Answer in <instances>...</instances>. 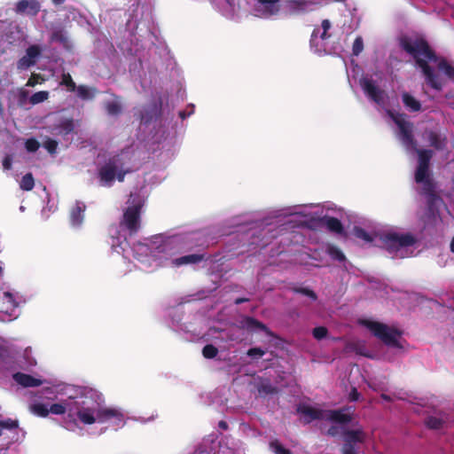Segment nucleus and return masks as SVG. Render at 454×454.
<instances>
[{"label":"nucleus","instance_id":"1","mask_svg":"<svg viewBox=\"0 0 454 454\" xmlns=\"http://www.w3.org/2000/svg\"><path fill=\"white\" fill-rule=\"evenodd\" d=\"M400 46L411 55L425 76L427 84L435 90H442L445 80L440 73L454 81V67L443 58H438L423 37L412 39L404 36L400 40Z\"/></svg>","mask_w":454,"mask_h":454},{"label":"nucleus","instance_id":"2","mask_svg":"<svg viewBox=\"0 0 454 454\" xmlns=\"http://www.w3.org/2000/svg\"><path fill=\"white\" fill-rule=\"evenodd\" d=\"M105 398L99 391L85 387L82 391V401L75 402L76 415L84 425L96 422L103 424L111 422L114 426L123 425L124 414L120 409L106 407Z\"/></svg>","mask_w":454,"mask_h":454},{"label":"nucleus","instance_id":"3","mask_svg":"<svg viewBox=\"0 0 454 454\" xmlns=\"http://www.w3.org/2000/svg\"><path fill=\"white\" fill-rule=\"evenodd\" d=\"M253 12L256 17L270 19L275 16L289 18L305 12V0H254Z\"/></svg>","mask_w":454,"mask_h":454},{"label":"nucleus","instance_id":"4","mask_svg":"<svg viewBox=\"0 0 454 454\" xmlns=\"http://www.w3.org/2000/svg\"><path fill=\"white\" fill-rule=\"evenodd\" d=\"M418 154V164L414 173V180L417 184H422V193L427 197L429 206L435 201L442 200L437 194V184L434 182L430 169V161L434 152L430 149H416Z\"/></svg>","mask_w":454,"mask_h":454},{"label":"nucleus","instance_id":"5","mask_svg":"<svg viewBox=\"0 0 454 454\" xmlns=\"http://www.w3.org/2000/svg\"><path fill=\"white\" fill-rule=\"evenodd\" d=\"M361 324L368 328L375 337L380 340L387 347L403 348L399 340L402 333L399 330L389 327L383 323L368 319L362 320Z\"/></svg>","mask_w":454,"mask_h":454},{"label":"nucleus","instance_id":"6","mask_svg":"<svg viewBox=\"0 0 454 454\" xmlns=\"http://www.w3.org/2000/svg\"><path fill=\"white\" fill-rule=\"evenodd\" d=\"M380 240L389 253H397L416 243L415 237L411 233L387 232L381 235Z\"/></svg>","mask_w":454,"mask_h":454},{"label":"nucleus","instance_id":"7","mask_svg":"<svg viewBox=\"0 0 454 454\" xmlns=\"http://www.w3.org/2000/svg\"><path fill=\"white\" fill-rule=\"evenodd\" d=\"M124 163L120 155H114L99 168L98 176L102 185L111 186L115 179L119 168H122Z\"/></svg>","mask_w":454,"mask_h":454},{"label":"nucleus","instance_id":"8","mask_svg":"<svg viewBox=\"0 0 454 454\" xmlns=\"http://www.w3.org/2000/svg\"><path fill=\"white\" fill-rule=\"evenodd\" d=\"M393 120L399 129V137L402 143L407 147L416 148L417 142L413 136V123L407 121L404 114L397 115Z\"/></svg>","mask_w":454,"mask_h":454},{"label":"nucleus","instance_id":"9","mask_svg":"<svg viewBox=\"0 0 454 454\" xmlns=\"http://www.w3.org/2000/svg\"><path fill=\"white\" fill-rule=\"evenodd\" d=\"M141 206L128 207L123 213L121 225L124 226L129 234H136L140 228Z\"/></svg>","mask_w":454,"mask_h":454},{"label":"nucleus","instance_id":"10","mask_svg":"<svg viewBox=\"0 0 454 454\" xmlns=\"http://www.w3.org/2000/svg\"><path fill=\"white\" fill-rule=\"evenodd\" d=\"M42 54V48L37 44L30 45L26 50V54L17 62L20 70H25L35 65L37 59Z\"/></svg>","mask_w":454,"mask_h":454},{"label":"nucleus","instance_id":"11","mask_svg":"<svg viewBox=\"0 0 454 454\" xmlns=\"http://www.w3.org/2000/svg\"><path fill=\"white\" fill-rule=\"evenodd\" d=\"M41 10V4L37 0H20L17 2L14 11L17 14L35 17Z\"/></svg>","mask_w":454,"mask_h":454},{"label":"nucleus","instance_id":"12","mask_svg":"<svg viewBox=\"0 0 454 454\" xmlns=\"http://www.w3.org/2000/svg\"><path fill=\"white\" fill-rule=\"evenodd\" d=\"M364 93L375 103L383 101L384 91L380 90L372 79L364 78L360 81Z\"/></svg>","mask_w":454,"mask_h":454},{"label":"nucleus","instance_id":"13","mask_svg":"<svg viewBox=\"0 0 454 454\" xmlns=\"http://www.w3.org/2000/svg\"><path fill=\"white\" fill-rule=\"evenodd\" d=\"M74 130V121L72 118H62L59 122L50 127V131L54 136L65 137Z\"/></svg>","mask_w":454,"mask_h":454},{"label":"nucleus","instance_id":"14","mask_svg":"<svg viewBox=\"0 0 454 454\" xmlns=\"http://www.w3.org/2000/svg\"><path fill=\"white\" fill-rule=\"evenodd\" d=\"M297 412L302 414L304 418V424H309L313 420L325 419V411L314 408L306 404H300L297 407Z\"/></svg>","mask_w":454,"mask_h":454},{"label":"nucleus","instance_id":"15","mask_svg":"<svg viewBox=\"0 0 454 454\" xmlns=\"http://www.w3.org/2000/svg\"><path fill=\"white\" fill-rule=\"evenodd\" d=\"M366 440V434L363 429H346L343 431L344 444L356 446V443H363Z\"/></svg>","mask_w":454,"mask_h":454},{"label":"nucleus","instance_id":"16","mask_svg":"<svg viewBox=\"0 0 454 454\" xmlns=\"http://www.w3.org/2000/svg\"><path fill=\"white\" fill-rule=\"evenodd\" d=\"M320 222L326 229L333 233L346 236V232L341 222L333 216H324L320 219Z\"/></svg>","mask_w":454,"mask_h":454},{"label":"nucleus","instance_id":"17","mask_svg":"<svg viewBox=\"0 0 454 454\" xmlns=\"http://www.w3.org/2000/svg\"><path fill=\"white\" fill-rule=\"evenodd\" d=\"M346 409H338V410H330L325 411L327 413L326 417H325L327 420L340 423V424H348L352 420V415L345 412Z\"/></svg>","mask_w":454,"mask_h":454},{"label":"nucleus","instance_id":"18","mask_svg":"<svg viewBox=\"0 0 454 454\" xmlns=\"http://www.w3.org/2000/svg\"><path fill=\"white\" fill-rule=\"evenodd\" d=\"M13 380L20 386L28 387H39L42 385L43 381L39 379H36L29 374H26L23 372H16L13 374Z\"/></svg>","mask_w":454,"mask_h":454},{"label":"nucleus","instance_id":"19","mask_svg":"<svg viewBox=\"0 0 454 454\" xmlns=\"http://www.w3.org/2000/svg\"><path fill=\"white\" fill-rule=\"evenodd\" d=\"M241 325L243 328H245L248 331L261 330V331L266 333L268 335H271L270 331L264 324H262V322L258 321L257 319H255L252 317H246L241 321Z\"/></svg>","mask_w":454,"mask_h":454},{"label":"nucleus","instance_id":"20","mask_svg":"<svg viewBox=\"0 0 454 454\" xmlns=\"http://www.w3.org/2000/svg\"><path fill=\"white\" fill-rule=\"evenodd\" d=\"M85 205L82 202L77 201L70 213V222L73 226H79L83 221V213L85 211Z\"/></svg>","mask_w":454,"mask_h":454},{"label":"nucleus","instance_id":"21","mask_svg":"<svg viewBox=\"0 0 454 454\" xmlns=\"http://www.w3.org/2000/svg\"><path fill=\"white\" fill-rule=\"evenodd\" d=\"M427 140L430 146L435 150L442 151L447 145V139L445 137H441L437 132L430 130L427 132Z\"/></svg>","mask_w":454,"mask_h":454},{"label":"nucleus","instance_id":"22","mask_svg":"<svg viewBox=\"0 0 454 454\" xmlns=\"http://www.w3.org/2000/svg\"><path fill=\"white\" fill-rule=\"evenodd\" d=\"M203 260H204L203 254H187V255H184V256L176 258L173 261V264L175 266L178 267V266L184 265V264H196V263L200 262Z\"/></svg>","mask_w":454,"mask_h":454},{"label":"nucleus","instance_id":"23","mask_svg":"<svg viewBox=\"0 0 454 454\" xmlns=\"http://www.w3.org/2000/svg\"><path fill=\"white\" fill-rule=\"evenodd\" d=\"M257 391L261 395H274L278 392L276 386L272 385L270 380H262L256 386Z\"/></svg>","mask_w":454,"mask_h":454},{"label":"nucleus","instance_id":"24","mask_svg":"<svg viewBox=\"0 0 454 454\" xmlns=\"http://www.w3.org/2000/svg\"><path fill=\"white\" fill-rule=\"evenodd\" d=\"M402 99L404 106L411 112H419L421 110V104L412 95L408 92H403Z\"/></svg>","mask_w":454,"mask_h":454},{"label":"nucleus","instance_id":"25","mask_svg":"<svg viewBox=\"0 0 454 454\" xmlns=\"http://www.w3.org/2000/svg\"><path fill=\"white\" fill-rule=\"evenodd\" d=\"M160 113L159 107L156 104L145 109L144 113H141L140 119L144 124H148L152 121L153 116H157Z\"/></svg>","mask_w":454,"mask_h":454},{"label":"nucleus","instance_id":"26","mask_svg":"<svg viewBox=\"0 0 454 454\" xmlns=\"http://www.w3.org/2000/svg\"><path fill=\"white\" fill-rule=\"evenodd\" d=\"M51 40L52 42L60 43L66 49L69 50L71 48L69 40L62 29L53 31L51 35Z\"/></svg>","mask_w":454,"mask_h":454},{"label":"nucleus","instance_id":"27","mask_svg":"<svg viewBox=\"0 0 454 454\" xmlns=\"http://www.w3.org/2000/svg\"><path fill=\"white\" fill-rule=\"evenodd\" d=\"M35 186V179L32 173H27L20 180V187L23 191H32Z\"/></svg>","mask_w":454,"mask_h":454},{"label":"nucleus","instance_id":"28","mask_svg":"<svg viewBox=\"0 0 454 454\" xmlns=\"http://www.w3.org/2000/svg\"><path fill=\"white\" fill-rule=\"evenodd\" d=\"M75 90L77 91V96L84 100L91 99L94 98L95 89H90L86 85H79L76 87Z\"/></svg>","mask_w":454,"mask_h":454},{"label":"nucleus","instance_id":"29","mask_svg":"<svg viewBox=\"0 0 454 454\" xmlns=\"http://www.w3.org/2000/svg\"><path fill=\"white\" fill-rule=\"evenodd\" d=\"M30 411L34 414L43 418H45L49 415V408L46 404L41 403L32 404L30 406Z\"/></svg>","mask_w":454,"mask_h":454},{"label":"nucleus","instance_id":"30","mask_svg":"<svg viewBox=\"0 0 454 454\" xmlns=\"http://www.w3.org/2000/svg\"><path fill=\"white\" fill-rule=\"evenodd\" d=\"M425 424L430 429H440L442 427L444 421L440 418L430 416L426 419Z\"/></svg>","mask_w":454,"mask_h":454},{"label":"nucleus","instance_id":"31","mask_svg":"<svg viewBox=\"0 0 454 454\" xmlns=\"http://www.w3.org/2000/svg\"><path fill=\"white\" fill-rule=\"evenodd\" d=\"M106 110L110 115H118L121 113V105L118 101H108L106 103Z\"/></svg>","mask_w":454,"mask_h":454},{"label":"nucleus","instance_id":"32","mask_svg":"<svg viewBox=\"0 0 454 454\" xmlns=\"http://www.w3.org/2000/svg\"><path fill=\"white\" fill-rule=\"evenodd\" d=\"M67 411H68L69 412H72L73 411V408L69 407V406H67V405H65L63 403H53L49 408V413L51 412V413L56 414V415H62Z\"/></svg>","mask_w":454,"mask_h":454},{"label":"nucleus","instance_id":"33","mask_svg":"<svg viewBox=\"0 0 454 454\" xmlns=\"http://www.w3.org/2000/svg\"><path fill=\"white\" fill-rule=\"evenodd\" d=\"M354 235L360 239H363L365 242H372V236L362 227L355 226L353 230Z\"/></svg>","mask_w":454,"mask_h":454},{"label":"nucleus","instance_id":"34","mask_svg":"<svg viewBox=\"0 0 454 454\" xmlns=\"http://www.w3.org/2000/svg\"><path fill=\"white\" fill-rule=\"evenodd\" d=\"M48 98H49L48 91H46V90L38 91V92L34 93L31 96L30 103L32 105H36V104L45 101L46 99H48Z\"/></svg>","mask_w":454,"mask_h":454},{"label":"nucleus","instance_id":"35","mask_svg":"<svg viewBox=\"0 0 454 454\" xmlns=\"http://www.w3.org/2000/svg\"><path fill=\"white\" fill-rule=\"evenodd\" d=\"M218 354V349L212 344H207L202 349V355L205 358H215Z\"/></svg>","mask_w":454,"mask_h":454},{"label":"nucleus","instance_id":"36","mask_svg":"<svg viewBox=\"0 0 454 454\" xmlns=\"http://www.w3.org/2000/svg\"><path fill=\"white\" fill-rule=\"evenodd\" d=\"M328 254L333 259L337 260L339 262H343L346 260L344 254L337 247H329Z\"/></svg>","mask_w":454,"mask_h":454},{"label":"nucleus","instance_id":"37","mask_svg":"<svg viewBox=\"0 0 454 454\" xmlns=\"http://www.w3.org/2000/svg\"><path fill=\"white\" fill-rule=\"evenodd\" d=\"M60 84L66 86L69 91H74L77 87L68 73L63 74Z\"/></svg>","mask_w":454,"mask_h":454},{"label":"nucleus","instance_id":"38","mask_svg":"<svg viewBox=\"0 0 454 454\" xmlns=\"http://www.w3.org/2000/svg\"><path fill=\"white\" fill-rule=\"evenodd\" d=\"M270 446L276 454H292V451L285 448L278 440L270 442Z\"/></svg>","mask_w":454,"mask_h":454},{"label":"nucleus","instance_id":"39","mask_svg":"<svg viewBox=\"0 0 454 454\" xmlns=\"http://www.w3.org/2000/svg\"><path fill=\"white\" fill-rule=\"evenodd\" d=\"M3 301L6 302L8 304V307L6 309L7 313H8L9 309L12 310L17 307V303L14 300L13 295L9 292L4 293Z\"/></svg>","mask_w":454,"mask_h":454},{"label":"nucleus","instance_id":"40","mask_svg":"<svg viewBox=\"0 0 454 454\" xmlns=\"http://www.w3.org/2000/svg\"><path fill=\"white\" fill-rule=\"evenodd\" d=\"M25 148L28 153H35L40 148V143L34 137L28 138L25 142Z\"/></svg>","mask_w":454,"mask_h":454},{"label":"nucleus","instance_id":"41","mask_svg":"<svg viewBox=\"0 0 454 454\" xmlns=\"http://www.w3.org/2000/svg\"><path fill=\"white\" fill-rule=\"evenodd\" d=\"M364 50V41L362 36H357L352 46V53L355 56H358Z\"/></svg>","mask_w":454,"mask_h":454},{"label":"nucleus","instance_id":"42","mask_svg":"<svg viewBox=\"0 0 454 454\" xmlns=\"http://www.w3.org/2000/svg\"><path fill=\"white\" fill-rule=\"evenodd\" d=\"M43 147L49 153L54 154L57 152L58 142L52 138H47L43 143Z\"/></svg>","mask_w":454,"mask_h":454},{"label":"nucleus","instance_id":"43","mask_svg":"<svg viewBox=\"0 0 454 454\" xmlns=\"http://www.w3.org/2000/svg\"><path fill=\"white\" fill-rule=\"evenodd\" d=\"M328 330L325 326L315 327L312 331L313 337L317 340H322L326 337Z\"/></svg>","mask_w":454,"mask_h":454},{"label":"nucleus","instance_id":"44","mask_svg":"<svg viewBox=\"0 0 454 454\" xmlns=\"http://www.w3.org/2000/svg\"><path fill=\"white\" fill-rule=\"evenodd\" d=\"M294 292L306 295V296L311 298L313 301H316L317 298L316 293L313 290L306 288V287L294 288Z\"/></svg>","mask_w":454,"mask_h":454},{"label":"nucleus","instance_id":"45","mask_svg":"<svg viewBox=\"0 0 454 454\" xmlns=\"http://www.w3.org/2000/svg\"><path fill=\"white\" fill-rule=\"evenodd\" d=\"M43 78L39 74H32L29 79L27 82V87H34L38 83H42L43 82Z\"/></svg>","mask_w":454,"mask_h":454},{"label":"nucleus","instance_id":"46","mask_svg":"<svg viewBox=\"0 0 454 454\" xmlns=\"http://www.w3.org/2000/svg\"><path fill=\"white\" fill-rule=\"evenodd\" d=\"M19 426L17 420H12L11 419H8L6 420H0V427L3 429H14L17 428Z\"/></svg>","mask_w":454,"mask_h":454},{"label":"nucleus","instance_id":"47","mask_svg":"<svg viewBox=\"0 0 454 454\" xmlns=\"http://www.w3.org/2000/svg\"><path fill=\"white\" fill-rule=\"evenodd\" d=\"M265 354V350L261 348H258V347H255V348H251L247 350V355L250 357H254V356H262L263 355Z\"/></svg>","mask_w":454,"mask_h":454},{"label":"nucleus","instance_id":"48","mask_svg":"<svg viewBox=\"0 0 454 454\" xmlns=\"http://www.w3.org/2000/svg\"><path fill=\"white\" fill-rule=\"evenodd\" d=\"M342 454H356V448L351 444H344L341 448Z\"/></svg>","mask_w":454,"mask_h":454},{"label":"nucleus","instance_id":"49","mask_svg":"<svg viewBox=\"0 0 454 454\" xmlns=\"http://www.w3.org/2000/svg\"><path fill=\"white\" fill-rule=\"evenodd\" d=\"M12 166V158L11 155H6L3 160V168L5 170H10Z\"/></svg>","mask_w":454,"mask_h":454},{"label":"nucleus","instance_id":"50","mask_svg":"<svg viewBox=\"0 0 454 454\" xmlns=\"http://www.w3.org/2000/svg\"><path fill=\"white\" fill-rule=\"evenodd\" d=\"M319 34V28L318 27H316L314 28L312 34H311V37H310V46L311 47H317V45L316 44V40L317 38V35Z\"/></svg>","mask_w":454,"mask_h":454},{"label":"nucleus","instance_id":"51","mask_svg":"<svg viewBox=\"0 0 454 454\" xmlns=\"http://www.w3.org/2000/svg\"><path fill=\"white\" fill-rule=\"evenodd\" d=\"M360 394L356 387H353L349 393L348 399L351 402H356L359 399Z\"/></svg>","mask_w":454,"mask_h":454},{"label":"nucleus","instance_id":"52","mask_svg":"<svg viewBox=\"0 0 454 454\" xmlns=\"http://www.w3.org/2000/svg\"><path fill=\"white\" fill-rule=\"evenodd\" d=\"M128 172H129L128 170H123V168H119V170H118V171H117V173H116L115 178H117V180H118L119 182H123V181H124L125 175H126Z\"/></svg>","mask_w":454,"mask_h":454},{"label":"nucleus","instance_id":"53","mask_svg":"<svg viewBox=\"0 0 454 454\" xmlns=\"http://www.w3.org/2000/svg\"><path fill=\"white\" fill-rule=\"evenodd\" d=\"M339 434V428L336 426H332L327 430V434L330 436H336Z\"/></svg>","mask_w":454,"mask_h":454},{"label":"nucleus","instance_id":"54","mask_svg":"<svg viewBox=\"0 0 454 454\" xmlns=\"http://www.w3.org/2000/svg\"><path fill=\"white\" fill-rule=\"evenodd\" d=\"M321 27L323 30L328 31L331 28V22L328 20H323Z\"/></svg>","mask_w":454,"mask_h":454},{"label":"nucleus","instance_id":"55","mask_svg":"<svg viewBox=\"0 0 454 454\" xmlns=\"http://www.w3.org/2000/svg\"><path fill=\"white\" fill-rule=\"evenodd\" d=\"M249 301V299H247V298H237V299L235 300V304L239 305V304H241V303L247 302V301Z\"/></svg>","mask_w":454,"mask_h":454},{"label":"nucleus","instance_id":"56","mask_svg":"<svg viewBox=\"0 0 454 454\" xmlns=\"http://www.w3.org/2000/svg\"><path fill=\"white\" fill-rule=\"evenodd\" d=\"M320 37L322 40H325L330 37V35L328 34V31L323 30L322 34L320 35Z\"/></svg>","mask_w":454,"mask_h":454},{"label":"nucleus","instance_id":"57","mask_svg":"<svg viewBox=\"0 0 454 454\" xmlns=\"http://www.w3.org/2000/svg\"><path fill=\"white\" fill-rule=\"evenodd\" d=\"M218 426L220 428L224 429V430H226L228 428V424L223 420L220 421Z\"/></svg>","mask_w":454,"mask_h":454},{"label":"nucleus","instance_id":"58","mask_svg":"<svg viewBox=\"0 0 454 454\" xmlns=\"http://www.w3.org/2000/svg\"><path fill=\"white\" fill-rule=\"evenodd\" d=\"M55 5L62 4L66 0H51Z\"/></svg>","mask_w":454,"mask_h":454},{"label":"nucleus","instance_id":"59","mask_svg":"<svg viewBox=\"0 0 454 454\" xmlns=\"http://www.w3.org/2000/svg\"><path fill=\"white\" fill-rule=\"evenodd\" d=\"M381 398L386 400V401H389L390 400V397L388 395H387L386 394H382L381 395Z\"/></svg>","mask_w":454,"mask_h":454},{"label":"nucleus","instance_id":"60","mask_svg":"<svg viewBox=\"0 0 454 454\" xmlns=\"http://www.w3.org/2000/svg\"><path fill=\"white\" fill-rule=\"evenodd\" d=\"M228 3L231 6V7H235V4L233 3V0H228Z\"/></svg>","mask_w":454,"mask_h":454},{"label":"nucleus","instance_id":"61","mask_svg":"<svg viewBox=\"0 0 454 454\" xmlns=\"http://www.w3.org/2000/svg\"><path fill=\"white\" fill-rule=\"evenodd\" d=\"M194 454H207V453L206 451L200 450V451H196Z\"/></svg>","mask_w":454,"mask_h":454},{"label":"nucleus","instance_id":"62","mask_svg":"<svg viewBox=\"0 0 454 454\" xmlns=\"http://www.w3.org/2000/svg\"><path fill=\"white\" fill-rule=\"evenodd\" d=\"M180 114V117H181V118H183V119L184 118V112H180V114Z\"/></svg>","mask_w":454,"mask_h":454},{"label":"nucleus","instance_id":"63","mask_svg":"<svg viewBox=\"0 0 454 454\" xmlns=\"http://www.w3.org/2000/svg\"><path fill=\"white\" fill-rule=\"evenodd\" d=\"M335 2H343L344 0H334Z\"/></svg>","mask_w":454,"mask_h":454},{"label":"nucleus","instance_id":"64","mask_svg":"<svg viewBox=\"0 0 454 454\" xmlns=\"http://www.w3.org/2000/svg\"><path fill=\"white\" fill-rule=\"evenodd\" d=\"M2 273V268L0 267V274Z\"/></svg>","mask_w":454,"mask_h":454}]
</instances>
